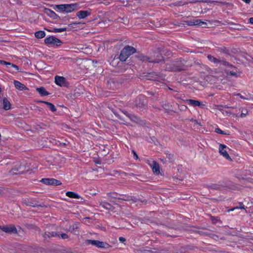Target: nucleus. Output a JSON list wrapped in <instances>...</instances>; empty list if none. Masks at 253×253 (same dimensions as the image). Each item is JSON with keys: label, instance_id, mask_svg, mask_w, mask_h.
<instances>
[{"label": "nucleus", "instance_id": "9b49d317", "mask_svg": "<svg viewBox=\"0 0 253 253\" xmlns=\"http://www.w3.org/2000/svg\"><path fill=\"white\" fill-rule=\"evenodd\" d=\"M3 108L5 110H10L11 108V105L10 102L6 98H4L2 100Z\"/></svg>", "mask_w": 253, "mask_h": 253}, {"label": "nucleus", "instance_id": "423d86ee", "mask_svg": "<svg viewBox=\"0 0 253 253\" xmlns=\"http://www.w3.org/2000/svg\"><path fill=\"white\" fill-rule=\"evenodd\" d=\"M55 83L60 86H66L68 83L66 79L62 76H56L55 77Z\"/></svg>", "mask_w": 253, "mask_h": 253}, {"label": "nucleus", "instance_id": "37998d69", "mask_svg": "<svg viewBox=\"0 0 253 253\" xmlns=\"http://www.w3.org/2000/svg\"><path fill=\"white\" fill-rule=\"evenodd\" d=\"M1 91V88L0 87V92Z\"/></svg>", "mask_w": 253, "mask_h": 253}, {"label": "nucleus", "instance_id": "f257e3e1", "mask_svg": "<svg viewBox=\"0 0 253 253\" xmlns=\"http://www.w3.org/2000/svg\"><path fill=\"white\" fill-rule=\"evenodd\" d=\"M136 49L132 46H126L121 51L119 59L122 61H125L131 55L136 52Z\"/></svg>", "mask_w": 253, "mask_h": 253}, {"label": "nucleus", "instance_id": "58836bf2", "mask_svg": "<svg viewBox=\"0 0 253 253\" xmlns=\"http://www.w3.org/2000/svg\"><path fill=\"white\" fill-rule=\"evenodd\" d=\"M242 0L247 3H249L251 1V0Z\"/></svg>", "mask_w": 253, "mask_h": 253}, {"label": "nucleus", "instance_id": "aec40b11", "mask_svg": "<svg viewBox=\"0 0 253 253\" xmlns=\"http://www.w3.org/2000/svg\"><path fill=\"white\" fill-rule=\"evenodd\" d=\"M35 36L38 39H41L45 37V33L44 31H39L35 33Z\"/></svg>", "mask_w": 253, "mask_h": 253}, {"label": "nucleus", "instance_id": "473e14b6", "mask_svg": "<svg viewBox=\"0 0 253 253\" xmlns=\"http://www.w3.org/2000/svg\"><path fill=\"white\" fill-rule=\"evenodd\" d=\"M119 241L121 242H124L126 241V239L123 237H121L119 238Z\"/></svg>", "mask_w": 253, "mask_h": 253}, {"label": "nucleus", "instance_id": "f704fd0d", "mask_svg": "<svg viewBox=\"0 0 253 253\" xmlns=\"http://www.w3.org/2000/svg\"><path fill=\"white\" fill-rule=\"evenodd\" d=\"M230 75L232 76H235L236 75V73L233 71H230Z\"/></svg>", "mask_w": 253, "mask_h": 253}, {"label": "nucleus", "instance_id": "4be33fe9", "mask_svg": "<svg viewBox=\"0 0 253 253\" xmlns=\"http://www.w3.org/2000/svg\"><path fill=\"white\" fill-rule=\"evenodd\" d=\"M208 59H209L210 61H211V62H214V63H215L220 62V61H219L218 59H217L215 58V57H214L213 56H211V55H209L208 56Z\"/></svg>", "mask_w": 253, "mask_h": 253}, {"label": "nucleus", "instance_id": "c9c22d12", "mask_svg": "<svg viewBox=\"0 0 253 253\" xmlns=\"http://www.w3.org/2000/svg\"><path fill=\"white\" fill-rule=\"evenodd\" d=\"M249 21H250V23L251 24H253V17L250 18L249 19Z\"/></svg>", "mask_w": 253, "mask_h": 253}, {"label": "nucleus", "instance_id": "7c9ffc66", "mask_svg": "<svg viewBox=\"0 0 253 253\" xmlns=\"http://www.w3.org/2000/svg\"><path fill=\"white\" fill-rule=\"evenodd\" d=\"M235 208H236V209H245L244 206H243L242 205H240V206L236 207Z\"/></svg>", "mask_w": 253, "mask_h": 253}, {"label": "nucleus", "instance_id": "6ab92c4d", "mask_svg": "<svg viewBox=\"0 0 253 253\" xmlns=\"http://www.w3.org/2000/svg\"><path fill=\"white\" fill-rule=\"evenodd\" d=\"M37 90L42 96H46L49 94V93L43 87L37 88Z\"/></svg>", "mask_w": 253, "mask_h": 253}, {"label": "nucleus", "instance_id": "7ed1b4c3", "mask_svg": "<svg viewBox=\"0 0 253 253\" xmlns=\"http://www.w3.org/2000/svg\"><path fill=\"white\" fill-rule=\"evenodd\" d=\"M44 42L46 44L51 46H59L61 45V41L54 36H49L44 39Z\"/></svg>", "mask_w": 253, "mask_h": 253}, {"label": "nucleus", "instance_id": "dca6fc26", "mask_svg": "<svg viewBox=\"0 0 253 253\" xmlns=\"http://www.w3.org/2000/svg\"><path fill=\"white\" fill-rule=\"evenodd\" d=\"M66 195L71 198L79 199L80 198L78 194L71 191L67 192Z\"/></svg>", "mask_w": 253, "mask_h": 253}, {"label": "nucleus", "instance_id": "72a5a7b5", "mask_svg": "<svg viewBox=\"0 0 253 253\" xmlns=\"http://www.w3.org/2000/svg\"><path fill=\"white\" fill-rule=\"evenodd\" d=\"M236 95L239 96L241 98L243 99H247V98L243 97L241 94H236Z\"/></svg>", "mask_w": 253, "mask_h": 253}, {"label": "nucleus", "instance_id": "c756f323", "mask_svg": "<svg viewBox=\"0 0 253 253\" xmlns=\"http://www.w3.org/2000/svg\"><path fill=\"white\" fill-rule=\"evenodd\" d=\"M219 110H220V111H221V112H222V114H225V115H228L229 114H230V113H229V112H227V111H225V112H224V111H223V109H220H220H219Z\"/></svg>", "mask_w": 253, "mask_h": 253}, {"label": "nucleus", "instance_id": "ea45409f", "mask_svg": "<svg viewBox=\"0 0 253 253\" xmlns=\"http://www.w3.org/2000/svg\"><path fill=\"white\" fill-rule=\"evenodd\" d=\"M241 117H244L246 116V114L242 113L241 114Z\"/></svg>", "mask_w": 253, "mask_h": 253}, {"label": "nucleus", "instance_id": "a19ab883", "mask_svg": "<svg viewBox=\"0 0 253 253\" xmlns=\"http://www.w3.org/2000/svg\"><path fill=\"white\" fill-rule=\"evenodd\" d=\"M78 24L77 23L73 22V23H72V24H71V25H76V24Z\"/></svg>", "mask_w": 253, "mask_h": 253}, {"label": "nucleus", "instance_id": "6e6552de", "mask_svg": "<svg viewBox=\"0 0 253 253\" xmlns=\"http://www.w3.org/2000/svg\"><path fill=\"white\" fill-rule=\"evenodd\" d=\"M14 85L15 88L19 90H27L28 88L23 84L20 82L14 80L13 81Z\"/></svg>", "mask_w": 253, "mask_h": 253}, {"label": "nucleus", "instance_id": "5701e85b", "mask_svg": "<svg viewBox=\"0 0 253 253\" xmlns=\"http://www.w3.org/2000/svg\"><path fill=\"white\" fill-rule=\"evenodd\" d=\"M215 132H216V133H219V134H226V135H228L229 134V132H224V131L221 130L220 128H216L215 129Z\"/></svg>", "mask_w": 253, "mask_h": 253}, {"label": "nucleus", "instance_id": "4468645a", "mask_svg": "<svg viewBox=\"0 0 253 253\" xmlns=\"http://www.w3.org/2000/svg\"><path fill=\"white\" fill-rule=\"evenodd\" d=\"M153 171L156 174H158L160 173V168L159 164L155 161H153L151 165Z\"/></svg>", "mask_w": 253, "mask_h": 253}, {"label": "nucleus", "instance_id": "a878e982", "mask_svg": "<svg viewBox=\"0 0 253 253\" xmlns=\"http://www.w3.org/2000/svg\"><path fill=\"white\" fill-rule=\"evenodd\" d=\"M143 60L147 61H148L149 62L157 63V62H159V61L157 60H151L150 58H149V57H146L145 59H144Z\"/></svg>", "mask_w": 253, "mask_h": 253}, {"label": "nucleus", "instance_id": "4c0bfd02", "mask_svg": "<svg viewBox=\"0 0 253 253\" xmlns=\"http://www.w3.org/2000/svg\"><path fill=\"white\" fill-rule=\"evenodd\" d=\"M236 210V208H235H235H232V209H231L229 210L228 211V212H229L230 211H234V210Z\"/></svg>", "mask_w": 253, "mask_h": 253}, {"label": "nucleus", "instance_id": "c85d7f7f", "mask_svg": "<svg viewBox=\"0 0 253 253\" xmlns=\"http://www.w3.org/2000/svg\"><path fill=\"white\" fill-rule=\"evenodd\" d=\"M103 206L104 207H105V208H106V209H110V207H111L110 205V204H108V203H104V204H103Z\"/></svg>", "mask_w": 253, "mask_h": 253}, {"label": "nucleus", "instance_id": "2eb2a0df", "mask_svg": "<svg viewBox=\"0 0 253 253\" xmlns=\"http://www.w3.org/2000/svg\"><path fill=\"white\" fill-rule=\"evenodd\" d=\"M206 23L204 22H203L201 21L199 19H196L193 20L192 21H190L189 22V25H206Z\"/></svg>", "mask_w": 253, "mask_h": 253}, {"label": "nucleus", "instance_id": "f03ea898", "mask_svg": "<svg viewBox=\"0 0 253 253\" xmlns=\"http://www.w3.org/2000/svg\"><path fill=\"white\" fill-rule=\"evenodd\" d=\"M56 7L61 11L70 13L79 9L78 3L61 4L56 5Z\"/></svg>", "mask_w": 253, "mask_h": 253}, {"label": "nucleus", "instance_id": "ddd939ff", "mask_svg": "<svg viewBox=\"0 0 253 253\" xmlns=\"http://www.w3.org/2000/svg\"><path fill=\"white\" fill-rule=\"evenodd\" d=\"M89 15L90 12L87 11H80L77 13V16L79 19H84Z\"/></svg>", "mask_w": 253, "mask_h": 253}, {"label": "nucleus", "instance_id": "2f4dec72", "mask_svg": "<svg viewBox=\"0 0 253 253\" xmlns=\"http://www.w3.org/2000/svg\"><path fill=\"white\" fill-rule=\"evenodd\" d=\"M132 152L133 153L134 158L135 159H137L138 158V157L137 155L136 154V153H135V152L134 151H133Z\"/></svg>", "mask_w": 253, "mask_h": 253}, {"label": "nucleus", "instance_id": "9d476101", "mask_svg": "<svg viewBox=\"0 0 253 253\" xmlns=\"http://www.w3.org/2000/svg\"><path fill=\"white\" fill-rule=\"evenodd\" d=\"M185 101L188 105L193 107L200 106L202 105V103L198 100L188 99Z\"/></svg>", "mask_w": 253, "mask_h": 253}, {"label": "nucleus", "instance_id": "412c9836", "mask_svg": "<svg viewBox=\"0 0 253 253\" xmlns=\"http://www.w3.org/2000/svg\"><path fill=\"white\" fill-rule=\"evenodd\" d=\"M67 30L66 28H53L52 30L50 31L51 32L54 33H61L64 31H66Z\"/></svg>", "mask_w": 253, "mask_h": 253}, {"label": "nucleus", "instance_id": "1a4fd4ad", "mask_svg": "<svg viewBox=\"0 0 253 253\" xmlns=\"http://www.w3.org/2000/svg\"><path fill=\"white\" fill-rule=\"evenodd\" d=\"M1 229L5 232L10 233H14L16 231V229L15 227L11 225L3 226L1 228Z\"/></svg>", "mask_w": 253, "mask_h": 253}, {"label": "nucleus", "instance_id": "b1692460", "mask_svg": "<svg viewBox=\"0 0 253 253\" xmlns=\"http://www.w3.org/2000/svg\"><path fill=\"white\" fill-rule=\"evenodd\" d=\"M0 64L6 66V67H10L9 65H10V62H7L3 60H0Z\"/></svg>", "mask_w": 253, "mask_h": 253}, {"label": "nucleus", "instance_id": "20e7f679", "mask_svg": "<svg viewBox=\"0 0 253 253\" xmlns=\"http://www.w3.org/2000/svg\"><path fill=\"white\" fill-rule=\"evenodd\" d=\"M219 152L223 157L227 160L232 161V159L228 153L229 148L224 144H220L219 146Z\"/></svg>", "mask_w": 253, "mask_h": 253}, {"label": "nucleus", "instance_id": "79ce46f5", "mask_svg": "<svg viewBox=\"0 0 253 253\" xmlns=\"http://www.w3.org/2000/svg\"><path fill=\"white\" fill-rule=\"evenodd\" d=\"M56 235H57V234H55L54 235V234H53V233H52V235H51V236H56Z\"/></svg>", "mask_w": 253, "mask_h": 253}, {"label": "nucleus", "instance_id": "393cba45", "mask_svg": "<svg viewBox=\"0 0 253 253\" xmlns=\"http://www.w3.org/2000/svg\"><path fill=\"white\" fill-rule=\"evenodd\" d=\"M9 67L13 68V69H14V70L15 71H18L19 70V68L18 66H17V65H16L14 64L10 63V65H9Z\"/></svg>", "mask_w": 253, "mask_h": 253}, {"label": "nucleus", "instance_id": "f8f14e48", "mask_svg": "<svg viewBox=\"0 0 253 253\" xmlns=\"http://www.w3.org/2000/svg\"><path fill=\"white\" fill-rule=\"evenodd\" d=\"M45 13L47 15L53 19H56L58 16L52 10L50 9H45Z\"/></svg>", "mask_w": 253, "mask_h": 253}, {"label": "nucleus", "instance_id": "a211bd4d", "mask_svg": "<svg viewBox=\"0 0 253 253\" xmlns=\"http://www.w3.org/2000/svg\"><path fill=\"white\" fill-rule=\"evenodd\" d=\"M79 228V224L76 223L73 225L72 227H70V230L74 234H78Z\"/></svg>", "mask_w": 253, "mask_h": 253}, {"label": "nucleus", "instance_id": "f3484780", "mask_svg": "<svg viewBox=\"0 0 253 253\" xmlns=\"http://www.w3.org/2000/svg\"><path fill=\"white\" fill-rule=\"evenodd\" d=\"M42 103H43L45 104H46L47 107H48V108L53 112H54L56 111V107H55V106L50 103V102H46V101H42Z\"/></svg>", "mask_w": 253, "mask_h": 253}, {"label": "nucleus", "instance_id": "bb28decb", "mask_svg": "<svg viewBox=\"0 0 253 253\" xmlns=\"http://www.w3.org/2000/svg\"><path fill=\"white\" fill-rule=\"evenodd\" d=\"M60 237L63 239H67L68 238V235L65 233H62L60 234Z\"/></svg>", "mask_w": 253, "mask_h": 253}, {"label": "nucleus", "instance_id": "cd10ccee", "mask_svg": "<svg viewBox=\"0 0 253 253\" xmlns=\"http://www.w3.org/2000/svg\"><path fill=\"white\" fill-rule=\"evenodd\" d=\"M7 70L8 72H9L12 74H13L15 73V71L12 67H9H9H7Z\"/></svg>", "mask_w": 253, "mask_h": 253}, {"label": "nucleus", "instance_id": "0eeeda50", "mask_svg": "<svg viewBox=\"0 0 253 253\" xmlns=\"http://www.w3.org/2000/svg\"><path fill=\"white\" fill-rule=\"evenodd\" d=\"M41 181L46 185L56 186L61 184L60 181L54 178H42Z\"/></svg>", "mask_w": 253, "mask_h": 253}, {"label": "nucleus", "instance_id": "39448f33", "mask_svg": "<svg viewBox=\"0 0 253 253\" xmlns=\"http://www.w3.org/2000/svg\"><path fill=\"white\" fill-rule=\"evenodd\" d=\"M86 244L87 245H91L98 248H106L108 245L104 242L94 240H87Z\"/></svg>", "mask_w": 253, "mask_h": 253}, {"label": "nucleus", "instance_id": "e433bc0d", "mask_svg": "<svg viewBox=\"0 0 253 253\" xmlns=\"http://www.w3.org/2000/svg\"><path fill=\"white\" fill-rule=\"evenodd\" d=\"M141 252H143V253H149V252H150V251H148V250H143V251H141Z\"/></svg>", "mask_w": 253, "mask_h": 253}]
</instances>
